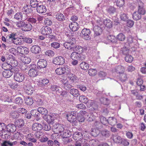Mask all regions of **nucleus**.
I'll return each instance as SVG.
<instances>
[{
    "label": "nucleus",
    "mask_w": 146,
    "mask_h": 146,
    "mask_svg": "<svg viewBox=\"0 0 146 146\" xmlns=\"http://www.w3.org/2000/svg\"><path fill=\"white\" fill-rule=\"evenodd\" d=\"M17 69L16 68H12L9 70H5L2 72L3 76L6 78H9L12 75L15 71H17Z\"/></svg>",
    "instance_id": "1"
},
{
    "label": "nucleus",
    "mask_w": 146,
    "mask_h": 146,
    "mask_svg": "<svg viewBox=\"0 0 146 146\" xmlns=\"http://www.w3.org/2000/svg\"><path fill=\"white\" fill-rule=\"evenodd\" d=\"M70 57L73 60L76 59L79 60H82L85 58V57L83 55L80 54L76 52H73L70 55Z\"/></svg>",
    "instance_id": "2"
},
{
    "label": "nucleus",
    "mask_w": 146,
    "mask_h": 146,
    "mask_svg": "<svg viewBox=\"0 0 146 146\" xmlns=\"http://www.w3.org/2000/svg\"><path fill=\"white\" fill-rule=\"evenodd\" d=\"M82 37L83 38L86 40H89L91 38L90 35L91 31L89 29L84 28L81 31Z\"/></svg>",
    "instance_id": "3"
},
{
    "label": "nucleus",
    "mask_w": 146,
    "mask_h": 146,
    "mask_svg": "<svg viewBox=\"0 0 146 146\" xmlns=\"http://www.w3.org/2000/svg\"><path fill=\"white\" fill-rule=\"evenodd\" d=\"M17 35L16 33L15 32H10L7 36V41L8 42H13L15 44H19V42H16V41H14L16 39V36Z\"/></svg>",
    "instance_id": "4"
},
{
    "label": "nucleus",
    "mask_w": 146,
    "mask_h": 146,
    "mask_svg": "<svg viewBox=\"0 0 146 146\" xmlns=\"http://www.w3.org/2000/svg\"><path fill=\"white\" fill-rule=\"evenodd\" d=\"M33 68H32V64H31L30 69L28 72V75L31 77H35L38 74V70L35 67V65L33 64Z\"/></svg>",
    "instance_id": "5"
},
{
    "label": "nucleus",
    "mask_w": 146,
    "mask_h": 146,
    "mask_svg": "<svg viewBox=\"0 0 146 146\" xmlns=\"http://www.w3.org/2000/svg\"><path fill=\"white\" fill-rule=\"evenodd\" d=\"M75 38H72L71 39V40L68 42H66L64 44V46L66 48L72 50L73 47L74 46V43L75 42Z\"/></svg>",
    "instance_id": "6"
},
{
    "label": "nucleus",
    "mask_w": 146,
    "mask_h": 146,
    "mask_svg": "<svg viewBox=\"0 0 146 146\" xmlns=\"http://www.w3.org/2000/svg\"><path fill=\"white\" fill-rule=\"evenodd\" d=\"M15 71L14 79L15 81L20 82H23L25 79L24 74L19 72H16Z\"/></svg>",
    "instance_id": "7"
},
{
    "label": "nucleus",
    "mask_w": 146,
    "mask_h": 146,
    "mask_svg": "<svg viewBox=\"0 0 146 146\" xmlns=\"http://www.w3.org/2000/svg\"><path fill=\"white\" fill-rule=\"evenodd\" d=\"M65 62V59L61 56H59L54 58L53 60L54 64L57 65H62Z\"/></svg>",
    "instance_id": "8"
},
{
    "label": "nucleus",
    "mask_w": 146,
    "mask_h": 146,
    "mask_svg": "<svg viewBox=\"0 0 146 146\" xmlns=\"http://www.w3.org/2000/svg\"><path fill=\"white\" fill-rule=\"evenodd\" d=\"M138 9L137 12L142 15H144L145 13V10L144 8L143 3L141 1H137Z\"/></svg>",
    "instance_id": "9"
},
{
    "label": "nucleus",
    "mask_w": 146,
    "mask_h": 146,
    "mask_svg": "<svg viewBox=\"0 0 146 146\" xmlns=\"http://www.w3.org/2000/svg\"><path fill=\"white\" fill-rule=\"evenodd\" d=\"M47 62L45 60L40 59L37 63V68L39 69L45 68L47 66Z\"/></svg>",
    "instance_id": "10"
},
{
    "label": "nucleus",
    "mask_w": 146,
    "mask_h": 146,
    "mask_svg": "<svg viewBox=\"0 0 146 146\" xmlns=\"http://www.w3.org/2000/svg\"><path fill=\"white\" fill-rule=\"evenodd\" d=\"M112 71L113 72H116L119 74L124 72L125 69L124 67L121 65H118L116 66L112 69Z\"/></svg>",
    "instance_id": "11"
},
{
    "label": "nucleus",
    "mask_w": 146,
    "mask_h": 146,
    "mask_svg": "<svg viewBox=\"0 0 146 146\" xmlns=\"http://www.w3.org/2000/svg\"><path fill=\"white\" fill-rule=\"evenodd\" d=\"M36 11L39 14H43L45 13L47 11L46 7L40 3L36 8Z\"/></svg>",
    "instance_id": "12"
},
{
    "label": "nucleus",
    "mask_w": 146,
    "mask_h": 146,
    "mask_svg": "<svg viewBox=\"0 0 146 146\" xmlns=\"http://www.w3.org/2000/svg\"><path fill=\"white\" fill-rule=\"evenodd\" d=\"M8 59H10V60L9 62V64L12 68H16L15 67L17 66L18 64L17 61L15 60V58L14 56L12 55H9V57Z\"/></svg>",
    "instance_id": "13"
},
{
    "label": "nucleus",
    "mask_w": 146,
    "mask_h": 146,
    "mask_svg": "<svg viewBox=\"0 0 146 146\" xmlns=\"http://www.w3.org/2000/svg\"><path fill=\"white\" fill-rule=\"evenodd\" d=\"M64 125L61 124H55L53 126V128L55 129L57 133H60L64 130Z\"/></svg>",
    "instance_id": "14"
},
{
    "label": "nucleus",
    "mask_w": 146,
    "mask_h": 146,
    "mask_svg": "<svg viewBox=\"0 0 146 146\" xmlns=\"http://www.w3.org/2000/svg\"><path fill=\"white\" fill-rule=\"evenodd\" d=\"M14 18L17 20L21 19L24 20L27 19L26 14L22 12L17 13L14 15Z\"/></svg>",
    "instance_id": "15"
},
{
    "label": "nucleus",
    "mask_w": 146,
    "mask_h": 146,
    "mask_svg": "<svg viewBox=\"0 0 146 146\" xmlns=\"http://www.w3.org/2000/svg\"><path fill=\"white\" fill-rule=\"evenodd\" d=\"M79 27L78 23L75 22H72L69 25V27L72 32H75L77 31L79 28Z\"/></svg>",
    "instance_id": "16"
},
{
    "label": "nucleus",
    "mask_w": 146,
    "mask_h": 146,
    "mask_svg": "<svg viewBox=\"0 0 146 146\" xmlns=\"http://www.w3.org/2000/svg\"><path fill=\"white\" fill-rule=\"evenodd\" d=\"M41 33L43 35H47L51 33L52 29L49 27L45 26L42 28Z\"/></svg>",
    "instance_id": "17"
},
{
    "label": "nucleus",
    "mask_w": 146,
    "mask_h": 146,
    "mask_svg": "<svg viewBox=\"0 0 146 146\" xmlns=\"http://www.w3.org/2000/svg\"><path fill=\"white\" fill-rule=\"evenodd\" d=\"M31 51L33 53L38 54L41 51L40 48L38 45L33 46L31 48Z\"/></svg>",
    "instance_id": "18"
},
{
    "label": "nucleus",
    "mask_w": 146,
    "mask_h": 146,
    "mask_svg": "<svg viewBox=\"0 0 146 146\" xmlns=\"http://www.w3.org/2000/svg\"><path fill=\"white\" fill-rule=\"evenodd\" d=\"M43 127L42 126L38 123H34L32 125L33 130L36 132L41 130Z\"/></svg>",
    "instance_id": "19"
},
{
    "label": "nucleus",
    "mask_w": 146,
    "mask_h": 146,
    "mask_svg": "<svg viewBox=\"0 0 146 146\" xmlns=\"http://www.w3.org/2000/svg\"><path fill=\"white\" fill-rule=\"evenodd\" d=\"M93 29L95 35L97 36L100 35L102 32V28L98 26L94 27Z\"/></svg>",
    "instance_id": "20"
},
{
    "label": "nucleus",
    "mask_w": 146,
    "mask_h": 146,
    "mask_svg": "<svg viewBox=\"0 0 146 146\" xmlns=\"http://www.w3.org/2000/svg\"><path fill=\"white\" fill-rule=\"evenodd\" d=\"M16 126L15 125L11 124L6 126V131L10 132H13L16 130Z\"/></svg>",
    "instance_id": "21"
},
{
    "label": "nucleus",
    "mask_w": 146,
    "mask_h": 146,
    "mask_svg": "<svg viewBox=\"0 0 146 146\" xmlns=\"http://www.w3.org/2000/svg\"><path fill=\"white\" fill-rule=\"evenodd\" d=\"M31 7L29 5H25L22 9L23 11L26 13V16L27 14H29L32 12L33 10L31 9Z\"/></svg>",
    "instance_id": "22"
},
{
    "label": "nucleus",
    "mask_w": 146,
    "mask_h": 146,
    "mask_svg": "<svg viewBox=\"0 0 146 146\" xmlns=\"http://www.w3.org/2000/svg\"><path fill=\"white\" fill-rule=\"evenodd\" d=\"M44 119L48 123H52L54 120V117L49 115H45L43 117Z\"/></svg>",
    "instance_id": "23"
},
{
    "label": "nucleus",
    "mask_w": 146,
    "mask_h": 146,
    "mask_svg": "<svg viewBox=\"0 0 146 146\" xmlns=\"http://www.w3.org/2000/svg\"><path fill=\"white\" fill-rule=\"evenodd\" d=\"M118 77L119 80L122 82H125L127 79V74L125 72L119 74Z\"/></svg>",
    "instance_id": "24"
},
{
    "label": "nucleus",
    "mask_w": 146,
    "mask_h": 146,
    "mask_svg": "<svg viewBox=\"0 0 146 146\" xmlns=\"http://www.w3.org/2000/svg\"><path fill=\"white\" fill-rule=\"evenodd\" d=\"M103 23L107 27L111 28L112 26L111 21L108 19H106L103 21Z\"/></svg>",
    "instance_id": "25"
},
{
    "label": "nucleus",
    "mask_w": 146,
    "mask_h": 146,
    "mask_svg": "<svg viewBox=\"0 0 146 146\" xmlns=\"http://www.w3.org/2000/svg\"><path fill=\"white\" fill-rule=\"evenodd\" d=\"M6 61L7 62L3 63L1 66L3 69L5 70L10 69L11 68V67L9 64H8V62H9L8 58H7Z\"/></svg>",
    "instance_id": "26"
},
{
    "label": "nucleus",
    "mask_w": 146,
    "mask_h": 146,
    "mask_svg": "<svg viewBox=\"0 0 146 146\" xmlns=\"http://www.w3.org/2000/svg\"><path fill=\"white\" fill-rule=\"evenodd\" d=\"M117 122L116 119L113 117H110L108 118V123L112 126L115 125Z\"/></svg>",
    "instance_id": "27"
},
{
    "label": "nucleus",
    "mask_w": 146,
    "mask_h": 146,
    "mask_svg": "<svg viewBox=\"0 0 146 146\" xmlns=\"http://www.w3.org/2000/svg\"><path fill=\"white\" fill-rule=\"evenodd\" d=\"M16 127L21 128L23 127L24 125V121L22 119H19L17 120L15 123Z\"/></svg>",
    "instance_id": "28"
},
{
    "label": "nucleus",
    "mask_w": 146,
    "mask_h": 146,
    "mask_svg": "<svg viewBox=\"0 0 146 146\" xmlns=\"http://www.w3.org/2000/svg\"><path fill=\"white\" fill-rule=\"evenodd\" d=\"M74 46L72 48V50L74 52L77 51L78 52L81 53L83 51V48L82 47L79 45H76L75 42L74 43Z\"/></svg>",
    "instance_id": "29"
},
{
    "label": "nucleus",
    "mask_w": 146,
    "mask_h": 146,
    "mask_svg": "<svg viewBox=\"0 0 146 146\" xmlns=\"http://www.w3.org/2000/svg\"><path fill=\"white\" fill-rule=\"evenodd\" d=\"M40 3L37 0H31L29 5L34 8H37Z\"/></svg>",
    "instance_id": "30"
},
{
    "label": "nucleus",
    "mask_w": 146,
    "mask_h": 146,
    "mask_svg": "<svg viewBox=\"0 0 146 146\" xmlns=\"http://www.w3.org/2000/svg\"><path fill=\"white\" fill-rule=\"evenodd\" d=\"M141 15L137 12H135L132 15L133 19L135 21H138L141 18Z\"/></svg>",
    "instance_id": "31"
},
{
    "label": "nucleus",
    "mask_w": 146,
    "mask_h": 146,
    "mask_svg": "<svg viewBox=\"0 0 146 146\" xmlns=\"http://www.w3.org/2000/svg\"><path fill=\"white\" fill-rule=\"evenodd\" d=\"M37 111L39 113L44 115H47L48 113V110L42 107L38 108L37 109Z\"/></svg>",
    "instance_id": "32"
},
{
    "label": "nucleus",
    "mask_w": 146,
    "mask_h": 146,
    "mask_svg": "<svg viewBox=\"0 0 146 146\" xmlns=\"http://www.w3.org/2000/svg\"><path fill=\"white\" fill-rule=\"evenodd\" d=\"M100 133L103 137L106 138L109 137L110 135V132L106 129L101 130Z\"/></svg>",
    "instance_id": "33"
},
{
    "label": "nucleus",
    "mask_w": 146,
    "mask_h": 146,
    "mask_svg": "<svg viewBox=\"0 0 146 146\" xmlns=\"http://www.w3.org/2000/svg\"><path fill=\"white\" fill-rule=\"evenodd\" d=\"M56 17L59 21H63L65 19L64 15L62 13H58L56 14Z\"/></svg>",
    "instance_id": "34"
},
{
    "label": "nucleus",
    "mask_w": 146,
    "mask_h": 146,
    "mask_svg": "<svg viewBox=\"0 0 146 146\" xmlns=\"http://www.w3.org/2000/svg\"><path fill=\"white\" fill-rule=\"evenodd\" d=\"M70 93L75 97H77L80 95L78 91L75 89H72L70 90Z\"/></svg>",
    "instance_id": "35"
},
{
    "label": "nucleus",
    "mask_w": 146,
    "mask_h": 146,
    "mask_svg": "<svg viewBox=\"0 0 146 146\" xmlns=\"http://www.w3.org/2000/svg\"><path fill=\"white\" fill-rule=\"evenodd\" d=\"M49 83L48 80L47 79H44L39 82V85L41 87H43L47 84Z\"/></svg>",
    "instance_id": "36"
},
{
    "label": "nucleus",
    "mask_w": 146,
    "mask_h": 146,
    "mask_svg": "<svg viewBox=\"0 0 146 146\" xmlns=\"http://www.w3.org/2000/svg\"><path fill=\"white\" fill-rule=\"evenodd\" d=\"M80 67L82 69L86 70L89 68V66L87 63L85 62H82L80 64Z\"/></svg>",
    "instance_id": "37"
},
{
    "label": "nucleus",
    "mask_w": 146,
    "mask_h": 146,
    "mask_svg": "<svg viewBox=\"0 0 146 146\" xmlns=\"http://www.w3.org/2000/svg\"><path fill=\"white\" fill-rule=\"evenodd\" d=\"M26 137L29 141L33 143H35L37 141L36 139L34 138L33 134H29L27 135Z\"/></svg>",
    "instance_id": "38"
},
{
    "label": "nucleus",
    "mask_w": 146,
    "mask_h": 146,
    "mask_svg": "<svg viewBox=\"0 0 146 146\" xmlns=\"http://www.w3.org/2000/svg\"><path fill=\"white\" fill-rule=\"evenodd\" d=\"M23 99L20 97H18L15 98L14 100V102L16 104H17L19 105H22L23 103Z\"/></svg>",
    "instance_id": "39"
},
{
    "label": "nucleus",
    "mask_w": 146,
    "mask_h": 146,
    "mask_svg": "<svg viewBox=\"0 0 146 146\" xmlns=\"http://www.w3.org/2000/svg\"><path fill=\"white\" fill-rule=\"evenodd\" d=\"M26 93L28 95L31 94L33 93V88L31 86H28L25 88Z\"/></svg>",
    "instance_id": "40"
},
{
    "label": "nucleus",
    "mask_w": 146,
    "mask_h": 146,
    "mask_svg": "<svg viewBox=\"0 0 146 146\" xmlns=\"http://www.w3.org/2000/svg\"><path fill=\"white\" fill-rule=\"evenodd\" d=\"M68 76L69 80L72 82H74L76 80V76L70 73Z\"/></svg>",
    "instance_id": "41"
},
{
    "label": "nucleus",
    "mask_w": 146,
    "mask_h": 146,
    "mask_svg": "<svg viewBox=\"0 0 146 146\" xmlns=\"http://www.w3.org/2000/svg\"><path fill=\"white\" fill-rule=\"evenodd\" d=\"M66 117L68 120L70 122H74L76 121V117L72 116L69 113L66 115Z\"/></svg>",
    "instance_id": "42"
},
{
    "label": "nucleus",
    "mask_w": 146,
    "mask_h": 146,
    "mask_svg": "<svg viewBox=\"0 0 146 146\" xmlns=\"http://www.w3.org/2000/svg\"><path fill=\"white\" fill-rule=\"evenodd\" d=\"M129 52V50L126 47H124L121 48L120 53L124 55H127L128 54Z\"/></svg>",
    "instance_id": "43"
},
{
    "label": "nucleus",
    "mask_w": 146,
    "mask_h": 146,
    "mask_svg": "<svg viewBox=\"0 0 146 146\" xmlns=\"http://www.w3.org/2000/svg\"><path fill=\"white\" fill-rule=\"evenodd\" d=\"M63 132L62 137L63 138H67L71 135V132L68 130L64 129Z\"/></svg>",
    "instance_id": "44"
},
{
    "label": "nucleus",
    "mask_w": 146,
    "mask_h": 146,
    "mask_svg": "<svg viewBox=\"0 0 146 146\" xmlns=\"http://www.w3.org/2000/svg\"><path fill=\"white\" fill-rule=\"evenodd\" d=\"M63 68L64 71V74L66 73L68 75L71 73V70L68 66L67 65H64V66L63 67Z\"/></svg>",
    "instance_id": "45"
},
{
    "label": "nucleus",
    "mask_w": 146,
    "mask_h": 146,
    "mask_svg": "<svg viewBox=\"0 0 146 146\" xmlns=\"http://www.w3.org/2000/svg\"><path fill=\"white\" fill-rule=\"evenodd\" d=\"M32 28L31 25L29 23H25V25L24 26V29L25 31H31Z\"/></svg>",
    "instance_id": "46"
},
{
    "label": "nucleus",
    "mask_w": 146,
    "mask_h": 146,
    "mask_svg": "<svg viewBox=\"0 0 146 146\" xmlns=\"http://www.w3.org/2000/svg\"><path fill=\"white\" fill-rule=\"evenodd\" d=\"M22 62L25 64H28L30 63L31 61V58L29 57H23L21 59Z\"/></svg>",
    "instance_id": "47"
},
{
    "label": "nucleus",
    "mask_w": 146,
    "mask_h": 146,
    "mask_svg": "<svg viewBox=\"0 0 146 146\" xmlns=\"http://www.w3.org/2000/svg\"><path fill=\"white\" fill-rule=\"evenodd\" d=\"M31 115L34 117H38L40 116V114L38 113V111L35 110H32L31 111Z\"/></svg>",
    "instance_id": "48"
},
{
    "label": "nucleus",
    "mask_w": 146,
    "mask_h": 146,
    "mask_svg": "<svg viewBox=\"0 0 146 146\" xmlns=\"http://www.w3.org/2000/svg\"><path fill=\"white\" fill-rule=\"evenodd\" d=\"M79 99L80 102L86 104L87 101L88 100V98L84 96H80Z\"/></svg>",
    "instance_id": "49"
},
{
    "label": "nucleus",
    "mask_w": 146,
    "mask_h": 146,
    "mask_svg": "<svg viewBox=\"0 0 146 146\" xmlns=\"http://www.w3.org/2000/svg\"><path fill=\"white\" fill-rule=\"evenodd\" d=\"M44 134L43 132L40 131L36 132L35 133V137L38 139H40L44 136Z\"/></svg>",
    "instance_id": "50"
},
{
    "label": "nucleus",
    "mask_w": 146,
    "mask_h": 146,
    "mask_svg": "<svg viewBox=\"0 0 146 146\" xmlns=\"http://www.w3.org/2000/svg\"><path fill=\"white\" fill-rule=\"evenodd\" d=\"M116 9L113 7L110 6L107 9L106 11L110 14L114 13Z\"/></svg>",
    "instance_id": "51"
},
{
    "label": "nucleus",
    "mask_w": 146,
    "mask_h": 146,
    "mask_svg": "<svg viewBox=\"0 0 146 146\" xmlns=\"http://www.w3.org/2000/svg\"><path fill=\"white\" fill-rule=\"evenodd\" d=\"M64 71L63 67L57 68L55 70L56 74L59 75H61L64 74Z\"/></svg>",
    "instance_id": "52"
},
{
    "label": "nucleus",
    "mask_w": 146,
    "mask_h": 146,
    "mask_svg": "<svg viewBox=\"0 0 146 146\" xmlns=\"http://www.w3.org/2000/svg\"><path fill=\"white\" fill-rule=\"evenodd\" d=\"M97 70L95 69H90L88 70L89 74L91 76H94L97 73Z\"/></svg>",
    "instance_id": "53"
},
{
    "label": "nucleus",
    "mask_w": 146,
    "mask_h": 146,
    "mask_svg": "<svg viewBox=\"0 0 146 146\" xmlns=\"http://www.w3.org/2000/svg\"><path fill=\"white\" fill-rule=\"evenodd\" d=\"M133 60V58L132 56L128 54L126 55V56L125 57V61L128 62L130 63Z\"/></svg>",
    "instance_id": "54"
},
{
    "label": "nucleus",
    "mask_w": 146,
    "mask_h": 146,
    "mask_svg": "<svg viewBox=\"0 0 146 146\" xmlns=\"http://www.w3.org/2000/svg\"><path fill=\"white\" fill-rule=\"evenodd\" d=\"M84 139H82L79 141H76L75 145L76 146H83L84 143Z\"/></svg>",
    "instance_id": "55"
},
{
    "label": "nucleus",
    "mask_w": 146,
    "mask_h": 146,
    "mask_svg": "<svg viewBox=\"0 0 146 146\" xmlns=\"http://www.w3.org/2000/svg\"><path fill=\"white\" fill-rule=\"evenodd\" d=\"M117 38L119 40L121 41H123L125 38V35L122 33L119 34L117 36Z\"/></svg>",
    "instance_id": "56"
},
{
    "label": "nucleus",
    "mask_w": 146,
    "mask_h": 146,
    "mask_svg": "<svg viewBox=\"0 0 146 146\" xmlns=\"http://www.w3.org/2000/svg\"><path fill=\"white\" fill-rule=\"evenodd\" d=\"M25 22L21 21L17 22L16 23V25L19 28L23 27L24 28V26L25 25Z\"/></svg>",
    "instance_id": "57"
},
{
    "label": "nucleus",
    "mask_w": 146,
    "mask_h": 146,
    "mask_svg": "<svg viewBox=\"0 0 146 146\" xmlns=\"http://www.w3.org/2000/svg\"><path fill=\"white\" fill-rule=\"evenodd\" d=\"M25 103L28 105H31L33 104V101L31 98L28 97L26 98Z\"/></svg>",
    "instance_id": "58"
},
{
    "label": "nucleus",
    "mask_w": 146,
    "mask_h": 146,
    "mask_svg": "<svg viewBox=\"0 0 146 146\" xmlns=\"http://www.w3.org/2000/svg\"><path fill=\"white\" fill-rule=\"evenodd\" d=\"M6 126L5 124L3 123H0V131H3L5 132L6 131Z\"/></svg>",
    "instance_id": "59"
},
{
    "label": "nucleus",
    "mask_w": 146,
    "mask_h": 146,
    "mask_svg": "<svg viewBox=\"0 0 146 146\" xmlns=\"http://www.w3.org/2000/svg\"><path fill=\"white\" fill-rule=\"evenodd\" d=\"M10 115L13 118H15L18 117L19 116V113L16 111H12L10 113Z\"/></svg>",
    "instance_id": "60"
},
{
    "label": "nucleus",
    "mask_w": 146,
    "mask_h": 146,
    "mask_svg": "<svg viewBox=\"0 0 146 146\" xmlns=\"http://www.w3.org/2000/svg\"><path fill=\"white\" fill-rule=\"evenodd\" d=\"M120 18L121 20L125 21L128 19L127 15L124 13H122L120 15Z\"/></svg>",
    "instance_id": "61"
},
{
    "label": "nucleus",
    "mask_w": 146,
    "mask_h": 146,
    "mask_svg": "<svg viewBox=\"0 0 146 146\" xmlns=\"http://www.w3.org/2000/svg\"><path fill=\"white\" fill-rule=\"evenodd\" d=\"M101 102L104 105H108L109 104V100L108 99L105 98H102L100 99Z\"/></svg>",
    "instance_id": "62"
},
{
    "label": "nucleus",
    "mask_w": 146,
    "mask_h": 146,
    "mask_svg": "<svg viewBox=\"0 0 146 146\" xmlns=\"http://www.w3.org/2000/svg\"><path fill=\"white\" fill-rule=\"evenodd\" d=\"M9 52L15 55L17 54L18 52V50L14 48H10L9 50Z\"/></svg>",
    "instance_id": "63"
},
{
    "label": "nucleus",
    "mask_w": 146,
    "mask_h": 146,
    "mask_svg": "<svg viewBox=\"0 0 146 146\" xmlns=\"http://www.w3.org/2000/svg\"><path fill=\"white\" fill-rule=\"evenodd\" d=\"M51 45L52 47L55 48H58L60 46L59 43L57 42H53L51 43Z\"/></svg>",
    "instance_id": "64"
}]
</instances>
